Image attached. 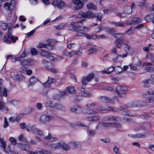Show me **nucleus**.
<instances>
[{
  "mask_svg": "<svg viewBox=\"0 0 154 154\" xmlns=\"http://www.w3.org/2000/svg\"><path fill=\"white\" fill-rule=\"evenodd\" d=\"M38 80L37 78L33 76L31 77L29 79L28 86L30 87L33 86L38 81Z\"/></svg>",
  "mask_w": 154,
  "mask_h": 154,
  "instance_id": "nucleus-20",
  "label": "nucleus"
},
{
  "mask_svg": "<svg viewBox=\"0 0 154 154\" xmlns=\"http://www.w3.org/2000/svg\"><path fill=\"white\" fill-rule=\"evenodd\" d=\"M85 21V20L82 19L78 22H71L68 27L69 30L71 31H75L76 26H77L78 25V23H82Z\"/></svg>",
  "mask_w": 154,
  "mask_h": 154,
  "instance_id": "nucleus-7",
  "label": "nucleus"
},
{
  "mask_svg": "<svg viewBox=\"0 0 154 154\" xmlns=\"http://www.w3.org/2000/svg\"><path fill=\"white\" fill-rule=\"evenodd\" d=\"M75 54L74 51L72 50L70 52L65 51L63 53V55L67 57H70Z\"/></svg>",
  "mask_w": 154,
  "mask_h": 154,
  "instance_id": "nucleus-32",
  "label": "nucleus"
},
{
  "mask_svg": "<svg viewBox=\"0 0 154 154\" xmlns=\"http://www.w3.org/2000/svg\"><path fill=\"white\" fill-rule=\"evenodd\" d=\"M138 105V102L137 101H135L127 105H125L123 106L119 107V109L120 110H124L126 109L127 108L136 107Z\"/></svg>",
  "mask_w": 154,
  "mask_h": 154,
  "instance_id": "nucleus-4",
  "label": "nucleus"
},
{
  "mask_svg": "<svg viewBox=\"0 0 154 154\" xmlns=\"http://www.w3.org/2000/svg\"><path fill=\"white\" fill-rule=\"evenodd\" d=\"M116 15L118 16L121 18H125L126 17V15L123 13L118 12L116 14Z\"/></svg>",
  "mask_w": 154,
  "mask_h": 154,
  "instance_id": "nucleus-54",
  "label": "nucleus"
},
{
  "mask_svg": "<svg viewBox=\"0 0 154 154\" xmlns=\"http://www.w3.org/2000/svg\"><path fill=\"white\" fill-rule=\"evenodd\" d=\"M114 71L117 73H119L122 72V69L119 66H115L114 67Z\"/></svg>",
  "mask_w": 154,
  "mask_h": 154,
  "instance_id": "nucleus-43",
  "label": "nucleus"
},
{
  "mask_svg": "<svg viewBox=\"0 0 154 154\" xmlns=\"http://www.w3.org/2000/svg\"><path fill=\"white\" fill-rule=\"evenodd\" d=\"M144 134L137 133L133 135V137L135 138H140L145 136Z\"/></svg>",
  "mask_w": 154,
  "mask_h": 154,
  "instance_id": "nucleus-49",
  "label": "nucleus"
},
{
  "mask_svg": "<svg viewBox=\"0 0 154 154\" xmlns=\"http://www.w3.org/2000/svg\"><path fill=\"white\" fill-rule=\"evenodd\" d=\"M127 42V41L124 39L118 38L115 41L114 43L116 44L117 48H120L122 47L123 44L124 45H126Z\"/></svg>",
  "mask_w": 154,
  "mask_h": 154,
  "instance_id": "nucleus-6",
  "label": "nucleus"
},
{
  "mask_svg": "<svg viewBox=\"0 0 154 154\" xmlns=\"http://www.w3.org/2000/svg\"><path fill=\"white\" fill-rule=\"evenodd\" d=\"M144 87H148L150 84L152 83L154 84V79H145L143 81Z\"/></svg>",
  "mask_w": 154,
  "mask_h": 154,
  "instance_id": "nucleus-18",
  "label": "nucleus"
},
{
  "mask_svg": "<svg viewBox=\"0 0 154 154\" xmlns=\"http://www.w3.org/2000/svg\"><path fill=\"white\" fill-rule=\"evenodd\" d=\"M107 30L109 33L112 34L115 38H119L121 36L123 35V34L122 33H115L111 29H107Z\"/></svg>",
  "mask_w": 154,
  "mask_h": 154,
  "instance_id": "nucleus-23",
  "label": "nucleus"
},
{
  "mask_svg": "<svg viewBox=\"0 0 154 154\" xmlns=\"http://www.w3.org/2000/svg\"><path fill=\"white\" fill-rule=\"evenodd\" d=\"M54 79L51 78V77H48V79L47 82V83H48L51 85L54 82Z\"/></svg>",
  "mask_w": 154,
  "mask_h": 154,
  "instance_id": "nucleus-62",
  "label": "nucleus"
},
{
  "mask_svg": "<svg viewBox=\"0 0 154 154\" xmlns=\"http://www.w3.org/2000/svg\"><path fill=\"white\" fill-rule=\"evenodd\" d=\"M85 13L82 11H80L78 14H77L76 16L78 18H85Z\"/></svg>",
  "mask_w": 154,
  "mask_h": 154,
  "instance_id": "nucleus-44",
  "label": "nucleus"
},
{
  "mask_svg": "<svg viewBox=\"0 0 154 154\" xmlns=\"http://www.w3.org/2000/svg\"><path fill=\"white\" fill-rule=\"evenodd\" d=\"M11 2L8 3L6 2L4 4V7L6 9L9 11H11Z\"/></svg>",
  "mask_w": 154,
  "mask_h": 154,
  "instance_id": "nucleus-40",
  "label": "nucleus"
},
{
  "mask_svg": "<svg viewBox=\"0 0 154 154\" xmlns=\"http://www.w3.org/2000/svg\"><path fill=\"white\" fill-rule=\"evenodd\" d=\"M52 5L55 7H57L59 8H62L64 5L63 2L61 0H53Z\"/></svg>",
  "mask_w": 154,
  "mask_h": 154,
  "instance_id": "nucleus-10",
  "label": "nucleus"
},
{
  "mask_svg": "<svg viewBox=\"0 0 154 154\" xmlns=\"http://www.w3.org/2000/svg\"><path fill=\"white\" fill-rule=\"evenodd\" d=\"M146 58L150 60L152 62V60L153 59L154 57L153 56V55L151 53H148L146 55Z\"/></svg>",
  "mask_w": 154,
  "mask_h": 154,
  "instance_id": "nucleus-55",
  "label": "nucleus"
},
{
  "mask_svg": "<svg viewBox=\"0 0 154 154\" xmlns=\"http://www.w3.org/2000/svg\"><path fill=\"white\" fill-rule=\"evenodd\" d=\"M18 139L20 141H24L26 140V138L24 137L23 134H20L19 137Z\"/></svg>",
  "mask_w": 154,
  "mask_h": 154,
  "instance_id": "nucleus-64",
  "label": "nucleus"
},
{
  "mask_svg": "<svg viewBox=\"0 0 154 154\" xmlns=\"http://www.w3.org/2000/svg\"><path fill=\"white\" fill-rule=\"evenodd\" d=\"M82 83L83 86H85L87 85L88 82H90L89 81H88L86 77L84 76L82 77Z\"/></svg>",
  "mask_w": 154,
  "mask_h": 154,
  "instance_id": "nucleus-42",
  "label": "nucleus"
},
{
  "mask_svg": "<svg viewBox=\"0 0 154 154\" xmlns=\"http://www.w3.org/2000/svg\"><path fill=\"white\" fill-rule=\"evenodd\" d=\"M9 102L11 104H12L14 106H17L19 104V102L17 100H11Z\"/></svg>",
  "mask_w": 154,
  "mask_h": 154,
  "instance_id": "nucleus-53",
  "label": "nucleus"
},
{
  "mask_svg": "<svg viewBox=\"0 0 154 154\" xmlns=\"http://www.w3.org/2000/svg\"><path fill=\"white\" fill-rule=\"evenodd\" d=\"M96 105V103L92 102L87 103L85 105V106L86 108H92Z\"/></svg>",
  "mask_w": 154,
  "mask_h": 154,
  "instance_id": "nucleus-46",
  "label": "nucleus"
},
{
  "mask_svg": "<svg viewBox=\"0 0 154 154\" xmlns=\"http://www.w3.org/2000/svg\"><path fill=\"white\" fill-rule=\"evenodd\" d=\"M3 41L5 42L6 43L8 44H10L11 42V41L10 39L8 38V37H7L6 36H4L3 38Z\"/></svg>",
  "mask_w": 154,
  "mask_h": 154,
  "instance_id": "nucleus-51",
  "label": "nucleus"
},
{
  "mask_svg": "<svg viewBox=\"0 0 154 154\" xmlns=\"http://www.w3.org/2000/svg\"><path fill=\"white\" fill-rule=\"evenodd\" d=\"M104 121H117L120 120V118L117 116H106L103 118Z\"/></svg>",
  "mask_w": 154,
  "mask_h": 154,
  "instance_id": "nucleus-11",
  "label": "nucleus"
},
{
  "mask_svg": "<svg viewBox=\"0 0 154 154\" xmlns=\"http://www.w3.org/2000/svg\"><path fill=\"white\" fill-rule=\"evenodd\" d=\"M94 77V74L93 73H91L87 75V76L86 77V78L87 79L88 81H89L90 82L92 80Z\"/></svg>",
  "mask_w": 154,
  "mask_h": 154,
  "instance_id": "nucleus-39",
  "label": "nucleus"
},
{
  "mask_svg": "<svg viewBox=\"0 0 154 154\" xmlns=\"http://www.w3.org/2000/svg\"><path fill=\"white\" fill-rule=\"evenodd\" d=\"M99 100L101 102L103 103H111L112 101L111 99L105 96H100Z\"/></svg>",
  "mask_w": 154,
  "mask_h": 154,
  "instance_id": "nucleus-22",
  "label": "nucleus"
},
{
  "mask_svg": "<svg viewBox=\"0 0 154 154\" xmlns=\"http://www.w3.org/2000/svg\"><path fill=\"white\" fill-rule=\"evenodd\" d=\"M87 8L89 10H96L97 9L96 6L91 2H88L87 4Z\"/></svg>",
  "mask_w": 154,
  "mask_h": 154,
  "instance_id": "nucleus-28",
  "label": "nucleus"
},
{
  "mask_svg": "<svg viewBox=\"0 0 154 154\" xmlns=\"http://www.w3.org/2000/svg\"><path fill=\"white\" fill-rule=\"evenodd\" d=\"M74 91L75 89L73 86H68L64 91L61 92L60 94L62 96L68 95L69 93H72Z\"/></svg>",
  "mask_w": 154,
  "mask_h": 154,
  "instance_id": "nucleus-8",
  "label": "nucleus"
},
{
  "mask_svg": "<svg viewBox=\"0 0 154 154\" xmlns=\"http://www.w3.org/2000/svg\"><path fill=\"white\" fill-rule=\"evenodd\" d=\"M127 88L125 86H117L116 89V92L121 97L125 96Z\"/></svg>",
  "mask_w": 154,
  "mask_h": 154,
  "instance_id": "nucleus-1",
  "label": "nucleus"
},
{
  "mask_svg": "<svg viewBox=\"0 0 154 154\" xmlns=\"http://www.w3.org/2000/svg\"><path fill=\"white\" fill-rule=\"evenodd\" d=\"M107 108H104L103 107L101 106H97V110L99 111H115L116 109L115 108H114L111 106H107Z\"/></svg>",
  "mask_w": 154,
  "mask_h": 154,
  "instance_id": "nucleus-15",
  "label": "nucleus"
},
{
  "mask_svg": "<svg viewBox=\"0 0 154 154\" xmlns=\"http://www.w3.org/2000/svg\"><path fill=\"white\" fill-rule=\"evenodd\" d=\"M85 0H74L73 1V3L76 5L73 8V10H79L82 9L83 5V2Z\"/></svg>",
  "mask_w": 154,
  "mask_h": 154,
  "instance_id": "nucleus-2",
  "label": "nucleus"
},
{
  "mask_svg": "<svg viewBox=\"0 0 154 154\" xmlns=\"http://www.w3.org/2000/svg\"><path fill=\"white\" fill-rule=\"evenodd\" d=\"M32 132L34 134L40 136H44V134L41 131L37 129L35 126H33L31 128Z\"/></svg>",
  "mask_w": 154,
  "mask_h": 154,
  "instance_id": "nucleus-19",
  "label": "nucleus"
},
{
  "mask_svg": "<svg viewBox=\"0 0 154 154\" xmlns=\"http://www.w3.org/2000/svg\"><path fill=\"white\" fill-rule=\"evenodd\" d=\"M142 20L140 18L136 17H134L131 21L127 20L126 22V24H132L134 23H139L141 22Z\"/></svg>",
  "mask_w": 154,
  "mask_h": 154,
  "instance_id": "nucleus-17",
  "label": "nucleus"
},
{
  "mask_svg": "<svg viewBox=\"0 0 154 154\" xmlns=\"http://www.w3.org/2000/svg\"><path fill=\"white\" fill-rule=\"evenodd\" d=\"M10 140L12 143L11 144L14 146L17 144V140L13 137H11L10 138Z\"/></svg>",
  "mask_w": 154,
  "mask_h": 154,
  "instance_id": "nucleus-56",
  "label": "nucleus"
},
{
  "mask_svg": "<svg viewBox=\"0 0 154 154\" xmlns=\"http://www.w3.org/2000/svg\"><path fill=\"white\" fill-rule=\"evenodd\" d=\"M127 55L126 53L122 55L116 54L114 56V58L113 60L114 62L116 63L119 62L120 61V57L124 58L126 57Z\"/></svg>",
  "mask_w": 154,
  "mask_h": 154,
  "instance_id": "nucleus-16",
  "label": "nucleus"
},
{
  "mask_svg": "<svg viewBox=\"0 0 154 154\" xmlns=\"http://www.w3.org/2000/svg\"><path fill=\"white\" fill-rule=\"evenodd\" d=\"M87 133L89 136H94L96 134L95 131L89 128V127L86 128Z\"/></svg>",
  "mask_w": 154,
  "mask_h": 154,
  "instance_id": "nucleus-30",
  "label": "nucleus"
},
{
  "mask_svg": "<svg viewBox=\"0 0 154 154\" xmlns=\"http://www.w3.org/2000/svg\"><path fill=\"white\" fill-rule=\"evenodd\" d=\"M113 70L114 71V67L112 66H110L107 69V74H110Z\"/></svg>",
  "mask_w": 154,
  "mask_h": 154,
  "instance_id": "nucleus-59",
  "label": "nucleus"
},
{
  "mask_svg": "<svg viewBox=\"0 0 154 154\" xmlns=\"http://www.w3.org/2000/svg\"><path fill=\"white\" fill-rule=\"evenodd\" d=\"M23 111H24L23 114L28 115L32 112V110L31 108L28 107L24 109Z\"/></svg>",
  "mask_w": 154,
  "mask_h": 154,
  "instance_id": "nucleus-38",
  "label": "nucleus"
},
{
  "mask_svg": "<svg viewBox=\"0 0 154 154\" xmlns=\"http://www.w3.org/2000/svg\"><path fill=\"white\" fill-rule=\"evenodd\" d=\"M70 147L75 148L77 146L78 144L76 142H71L69 143Z\"/></svg>",
  "mask_w": 154,
  "mask_h": 154,
  "instance_id": "nucleus-60",
  "label": "nucleus"
},
{
  "mask_svg": "<svg viewBox=\"0 0 154 154\" xmlns=\"http://www.w3.org/2000/svg\"><path fill=\"white\" fill-rule=\"evenodd\" d=\"M0 142L1 143V146H2L5 151L6 147V142L3 139H0Z\"/></svg>",
  "mask_w": 154,
  "mask_h": 154,
  "instance_id": "nucleus-50",
  "label": "nucleus"
},
{
  "mask_svg": "<svg viewBox=\"0 0 154 154\" xmlns=\"http://www.w3.org/2000/svg\"><path fill=\"white\" fill-rule=\"evenodd\" d=\"M51 152L49 151L42 150H36L35 152L29 151L28 154H51Z\"/></svg>",
  "mask_w": 154,
  "mask_h": 154,
  "instance_id": "nucleus-14",
  "label": "nucleus"
},
{
  "mask_svg": "<svg viewBox=\"0 0 154 154\" xmlns=\"http://www.w3.org/2000/svg\"><path fill=\"white\" fill-rule=\"evenodd\" d=\"M42 62L48 70L53 72H57L56 69L53 68V65L50 62H48L45 60H43Z\"/></svg>",
  "mask_w": 154,
  "mask_h": 154,
  "instance_id": "nucleus-3",
  "label": "nucleus"
},
{
  "mask_svg": "<svg viewBox=\"0 0 154 154\" xmlns=\"http://www.w3.org/2000/svg\"><path fill=\"white\" fill-rule=\"evenodd\" d=\"M30 64V63L29 60H25L22 62L21 63V65L23 67L26 66H29Z\"/></svg>",
  "mask_w": 154,
  "mask_h": 154,
  "instance_id": "nucleus-41",
  "label": "nucleus"
},
{
  "mask_svg": "<svg viewBox=\"0 0 154 154\" xmlns=\"http://www.w3.org/2000/svg\"><path fill=\"white\" fill-rule=\"evenodd\" d=\"M110 23L114 25L116 27H124L126 23H124L123 22H116L115 21H112L110 22Z\"/></svg>",
  "mask_w": 154,
  "mask_h": 154,
  "instance_id": "nucleus-24",
  "label": "nucleus"
},
{
  "mask_svg": "<svg viewBox=\"0 0 154 154\" xmlns=\"http://www.w3.org/2000/svg\"><path fill=\"white\" fill-rule=\"evenodd\" d=\"M147 5L146 3L145 2H140L138 3V6L141 8L146 7Z\"/></svg>",
  "mask_w": 154,
  "mask_h": 154,
  "instance_id": "nucleus-52",
  "label": "nucleus"
},
{
  "mask_svg": "<svg viewBox=\"0 0 154 154\" xmlns=\"http://www.w3.org/2000/svg\"><path fill=\"white\" fill-rule=\"evenodd\" d=\"M85 111L86 113L88 114H96L97 113V111L91 109H85Z\"/></svg>",
  "mask_w": 154,
  "mask_h": 154,
  "instance_id": "nucleus-34",
  "label": "nucleus"
},
{
  "mask_svg": "<svg viewBox=\"0 0 154 154\" xmlns=\"http://www.w3.org/2000/svg\"><path fill=\"white\" fill-rule=\"evenodd\" d=\"M77 36H83L86 37L88 36V34L86 33H84L82 32H78L77 34Z\"/></svg>",
  "mask_w": 154,
  "mask_h": 154,
  "instance_id": "nucleus-57",
  "label": "nucleus"
},
{
  "mask_svg": "<svg viewBox=\"0 0 154 154\" xmlns=\"http://www.w3.org/2000/svg\"><path fill=\"white\" fill-rule=\"evenodd\" d=\"M123 10L124 12L126 14H129L132 11V8L130 6H125L123 8Z\"/></svg>",
  "mask_w": 154,
  "mask_h": 154,
  "instance_id": "nucleus-25",
  "label": "nucleus"
},
{
  "mask_svg": "<svg viewBox=\"0 0 154 154\" xmlns=\"http://www.w3.org/2000/svg\"><path fill=\"white\" fill-rule=\"evenodd\" d=\"M147 94L152 95V99L149 100V102H150L152 100V102L154 103V91L150 90L147 92Z\"/></svg>",
  "mask_w": 154,
  "mask_h": 154,
  "instance_id": "nucleus-35",
  "label": "nucleus"
},
{
  "mask_svg": "<svg viewBox=\"0 0 154 154\" xmlns=\"http://www.w3.org/2000/svg\"><path fill=\"white\" fill-rule=\"evenodd\" d=\"M83 96L85 97H90L92 96V94L90 92H85L83 93Z\"/></svg>",
  "mask_w": 154,
  "mask_h": 154,
  "instance_id": "nucleus-61",
  "label": "nucleus"
},
{
  "mask_svg": "<svg viewBox=\"0 0 154 154\" xmlns=\"http://www.w3.org/2000/svg\"><path fill=\"white\" fill-rule=\"evenodd\" d=\"M99 125H101L102 126L106 127H115L119 128L121 127V126L120 124L115 122L102 123L99 124Z\"/></svg>",
  "mask_w": 154,
  "mask_h": 154,
  "instance_id": "nucleus-5",
  "label": "nucleus"
},
{
  "mask_svg": "<svg viewBox=\"0 0 154 154\" xmlns=\"http://www.w3.org/2000/svg\"><path fill=\"white\" fill-rule=\"evenodd\" d=\"M154 18V14H151L146 15L144 17L145 20L146 21H149L151 20Z\"/></svg>",
  "mask_w": 154,
  "mask_h": 154,
  "instance_id": "nucleus-37",
  "label": "nucleus"
},
{
  "mask_svg": "<svg viewBox=\"0 0 154 154\" xmlns=\"http://www.w3.org/2000/svg\"><path fill=\"white\" fill-rule=\"evenodd\" d=\"M14 148L15 147L14 145L12 144L9 145L7 148L8 150L9 151V152H8V153H10L11 154H13L14 153L15 154H17L18 153L14 152Z\"/></svg>",
  "mask_w": 154,
  "mask_h": 154,
  "instance_id": "nucleus-27",
  "label": "nucleus"
},
{
  "mask_svg": "<svg viewBox=\"0 0 154 154\" xmlns=\"http://www.w3.org/2000/svg\"><path fill=\"white\" fill-rule=\"evenodd\" d=\"M126 44H124V47L123 48L124 50L127 53L130 54H132L134 53V49L131 47L129 45V42L127 41V43Z\"/></svg>",
  "mask_w": 154,
  "mask_h": 154,
  "instance_id": "nucleus-9",
  "label": "nucleus"
},
{
  "mask_svg": "<svg viewBox=\"0 0 154 154\" xmlns=\"http://www.w3.org/2000/svg\"><path fill=\"white\" fill-rule=\"evenodd\" d=\"M31 53L33 55H35L37 54V51L35 48H32L31 50Z\"/></svg>",
  "mask_w": 154,
  "mask_h": 154,
  "instance_id": "nucleus-63",
  "label": "nucleus"
},
{
  "mask_svg": "<svg viewBox=\"0 0 154 154\" xmlns=\"http://www.w3.org/2000/svg\"><path fill=\"white\" fill-rule=\"evenodd\" d=\"M38 48H44L49 50H51L53 49L52 46L50 45L47 44H45L43 42L40 43L38 45Z\"/></svg>",
  "mask_w": 154,
  "mask_h": 154,
  "instance_id": "nucleus-12",
  "label": "nucleus"
},
{
  "mask_svg": "<svg viewBox=\"0 0 154 154\" xmlns=\"http://www.w3.org/2000/svg\"><path fill=\"white\" fill-rule=\"evenodd\" d=\"M66 24L62 23L58 26H54V28L56 29H57L58 30H61L63 29L66 26Z\"/></svg>",
  "mask_w": 154,
  "mask_h": 154,
  "instance_id": "nucleus-33",
  "label": "nucleus"
},
{
  "mask_svg": "<svg viewBox=\"0 0 154 154\" xmlns=\"http://www.w3.org/2000/svg\"><path fill=\"white\" fill-rule=\"evenodd\" d=\"M71 111L74 112L79 113L82 111L80 107L78 106H75L71 109Z\"/></svg>",
  "mask_w": 154,
  "mask_h": 154,
  "instance_id": "nucleus-26",
  "label": "nucleus"
},
{
  "mask_svg": "<svg viewBox=\"0 0 154 154\" xmlns=\"http://www.w3.org/2000/svg\"><path fill=\"white\" fill-rule=\"evenodd\" d=\"M44 139L46 140H48L50 141H52L54 140L56 138L52 137L51 135L48 133V135L47 136L45 137Z\"/></svg>",
  "mask_w": 154,
  "mask_h": 154,
  "instance_id": "nucleus-36",
  "label": "nucleus"
},
{
  "mask_svg": "<svg viewBox=\"0 0 154 154\" xmlns=\"http://www.w3.org/2000/svg\"><path fill=\"white\" fill-rule=\"evenodd\" d=\"M0 26L4 30H6L7 27V25L2 21L0 22Z\"/></svg>",
  "mask_w": 154,
  "mask_h": 154,
  "instance_id": "nucleus-47",
  "label": "nucleus"
},
{
  "mask_svg": "<svg viewBox=\"0 0 154 154\" xmlns=\"http://www.w3.org/2000/svg\"><path fill=\"white\" fill-rule=\"evenodd\" d=\"M46 116L45 115H42L39 118L40 121L42 123L46 122Z\"/></svg>",
  "mask_w": 154,
  "mask_h": 154,
  "instance_id": "nucleus-48",
  "label": "nucleus"
},
{
  "mask_svg": "<svg viewBox=\"0 0 154 154\" xmlns=\"http://www.w3.org/2000/svg\"><path fill=\"white\" fill-rule=\"evenodd\" d=\"M62 145V146L61 148H62L64 149V150H68L69 149L70 146V144L69 145L67 144H63V143H60Z\"/></svg>",
  "mask_w": 154,
  "mask_h": 154,
  "instance_id": "nucleus-45",
  "label": "nucleus"
},
{
  "mask_svg": "<svg viewBox=\"0 0 154 154\" xmlns=\"http://www.w3.org/2000/svg\"><path fill=\"white\" fill-rule=\"evenodd\" d=\"M62 145L60 143L50 144L49 146L50 149L52 151L59 149L61 147Z\"/></svg>",
  "mask_w": 154,
  "mask_h": 154,
  "instance_id": "nucleus-13",
  "label": "nucleus"
},
{
  "mask_svg": "<svg viewBox=\"0 0 154 154\" xmlns=\"http://www.w3.org/2000/svg\"><path fill=\"white\" fill-rule=\"evenodd\" d=\"M39 53L40 55L45 57H48L51 56V54L48 51L44 50H40Z\"/></svg>",
  "mask_w": 154,
  "mask_h": 154,
  "instance_id": "nucleus-21",
  "label": "nucleus"
},
{
  "mask_svg": "<svg viewBox=\"0 0 154 154\" xmlns=\"http://www.w3.org/2000/svg\"><path fill=\"white\" fill-rule=\"evenodd\" d=\"M18 147L21 149H22L24 150H27L29 148V146L27 144H24L21 143H18L17 144Z\"/></svg>",
  "mask_w": 154,
  "mask_h": 154,
  "instance_id": "nucleus-31",
  "label": "nucleus"
},
{
  "mask_svg": "<svg viewBox=\"0 0 154 154\" xmlns=\"http://www.w3.org/2000/svg\"><path fill=\"white\" fill-rule=\"evenodd\" d=\"M94 17H96L95 14L90 11H88L85 13V18H93Z\"/></svg>",
  "mask_w": 154,
  "mask_h": 154,
  "instance_id": "nucleus-29",
  "label": "nucleus"
},
{
  "mask_svg": "<svg viewBox=\"0 0 154 154\" xmlns=\"http://www.w3.org/2000/svg\"><path fill=\"white\" fill-rule=\"evenodd\" d=\"M96 38H98L97 35V36L94 34L92 35H88V36H87V38L88 39H95Z\"/></svg>",
  "mask_w": 154,
  "mask_h": 154,
  "instance_id": "nucleus-58",
  "label": "nucleus"
}]
</instances>
